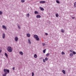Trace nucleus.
Instances as JSON below:
<instances>
[{
  "instance_id": "nucleus-36",
  "label": "nucleus",
  "mask_w": 76,
  "mask_h": 76,
  "mask_svg": "<svg viewBox=\"0 0 76 76\" xmlns=\"http://www.w3.org/2000/svg\"><path fill=\"white\" fill-rule=\"evenodd\" d=\"M70 52H72V51H73V50H70Z\"/></svg>"
},
{
  "instance_id": "nucleus-21",
  "label": "nucleus",
  "mask_w": 76,
  "mask_h": 76,
  "mask_svg": "<svg viewBox=\"0 0 76 76\" xmlns=\"http://www.w3.org/2000/svg\"><path fill=\"white\" fill-rule=\"evenodd\" d=\"M48 58H45V60H46V61H48Z\"/></svg>"
},
{
  "instance_id": "nucleus-9",
  "label": "nucleus",
  "mask_w": 76,
  "mask_h": 76,
  "mask_svg": "<svg viewBox=\"0 0 76 76\" xmlns=\"http://www.w3.org/2000/svg\"><path fill=\"white\" fill-rule=\"evenodd\" d=\"M17 26L19 29H21V27H20V26L19 25H17Z\"/></svg>"
},
{
  "instance_id": "nucleus-2",
  "label": "nucleus",
  "mask_w": 76,
  "mask_h": 76,
  "mask_svg": "<svg viewBox=\"0 0 76 76\" xmlns=\"http://www.w3.org/2000/svg\"><path fill=\"white\" fill-rule=\"evenodd\" d=\"M7 50L8 51H9V52H10V53L12 52V51H13V48L10 46L8 47H7Z\"/></svg>"
},
{
  "instance_id": "nucleus-1",
  "label": "nucleus",
  "mask_w": 76,
  "mask_h": 76,
  "mask_svg": "<svg viewBox=\"0 0 76 76\" xmlns=\"http://www.w3.org/2000/svg\"><path fill=\"white\" fill-rule=\"evenodd\" d=\"M4 72L5 73L4 74L2 75L3 76H6L7 75V72L8 73H9V70L8 69H4Z\"/></svg>"
},
{
  "instance_id": "nucleus-7",
  "label": "nucleus",
  "mask_w": 76,
  "mask_h": 76,
  "mask_svg": "<svg viewBox=\"0 0 76 76\" xmlns=\"http://www.w3.org/2000/svg\"><path fill=\"white\" fill-rule=\"evenodd\" d=\"M41 15H37L36 16L37 18H41Z\"/></svg>"
},
{
  "instance_id": "nucleus-3",
  "label": "nucleus",
  "mask_w": 76,
  "mask_h": 76,
  "mask_svg": "<svg viewBox=\"0 0 76 76\" xmlns=\"http://www.w3.org/2000/svg\"><path fill=\"white\" fill-rule=\"evenodd\" d=\"M34 38L37 40V41H38V40H39V38L38 37V36L37 35H34Z\"/></svg>"
},
{
  "instance_id": "nucleus-12",
  "label": "nucleus",
  "mask_w": 76,
  "mask_h": 76,
  "mask_svg": "<svg viewBox=\"0 0 76 76\" xmlns=\"http://www.w3.org/2000/svg\"><path fill=\"white\" fill-rule=\"evenodd\" d=\"M39 9H40L41 10H42V11L44 10V9L43 8H42L41 7H39Z\"/></svg>"
},
{
  "instance_id": "nucleus-20",
  "label": "nucleus",
  "mask_w": 76,
  "mask_h": 76,
  "mask_svg": "<svg viewBox=\"0 0 76 76\" xmlns=\"http://www.w3.org/2000/svg\"><path fill=\"white\" fill-rule=\"evenodd\" d=\"M26 16H27V17H28V18H29V14L28 13L27 15Z\"/></svg>"
},
{
  "instance_id": "nucleus-28",
  "label": "nucleus",
  "mask_w": 76,
  "mask_h": 76,
  "mask_svg": "<svg viewBox=\"0 0 76 76\" xmlns=\"http://www.w3.org/2000/svg\"><path fill=\"white\" fill-rule=\"evenodd\" d=\"M49 55H50V53H48L46 54V56H47V57H48V56H49Z\"/></svg>"
},
{
  "instance_id": "nucleus-4",
  "label": "nucleus",
  "mask_w": 76,
  "mask_h": 76,
  "mask_svg": "<svg viewBox=\"0 0 76 76\" xmlns=\"http://www.w3.org/2000/svg\"><path fill=\"white\" fill-rule=\"evenodd\" d=\"M18 37H15V40L16 41V42H17V41H18Z\"/></svg>"
},
{
  "instance_id": "nucleus-25",
  "label": "nucleus",
  "mask_w": 76,
  "mask_h": 76,
  "mask_svg": "<svg viewBox=\"0 0 76 76\" xmlns=\"http://www.w3.org/2000/svg\"><path fill=\"white\" fill-rule=\"evenodd\" d=\"M74 7H76V2H75L74 3Z\"/></svg>"
},
{
  "instance_id": "nucleus-31",
  "label": "nucleus",
  "mask_w": 76,
  "mask_h": 76,
  "mask_svg": "<svg viewBox=\"0 0 76 76\" xmlns=\"http://www.w3.org/2000/svg\"><path fill=\"white\" fill-rule=\"evenodd\" d=\"M61 54L62 55H63V54H64L65 53H64V52H62Z\"/></svg>"
},
{
  "instance_id": "nucleus-33",
  "label": "nucleus",
  "mask_w": 76,
  "mask_h": 76,
  "mask_svg": "<svg viewBox=\"0 0 76 76\" xmlns=\"http://www.w3.org/2000/svg\"><path fill=\"white\" fill-rule=\"evenodd\" d=\"M42 45L43 46H44V45H45V43H42Z\"/></svg>"
},
{
  "instance_id": "nucleus-16",
  "label": "nucleus",
  "mask_w": 76,
  "mask_h": 76,
  "mask_svg": "<svg viewBox=\"0 0 76 76\" xmlns=\"http://www.w3.org/2000/svg\"><path fill=\"white\" fill-rule=\"evenodd\" d=\"M5 56H6L7 58H8V55H7V54L6 53H5Z\"/></svg>"
},
{
  "instance_id": "nucleus-14",
  "label": "nucleus",
  "mask_w": 76,
  "mask_h": 76,
  "mask_svg": "<svg viewBox=\"0 0 76 76\" xmlns=\"http://www.w3.org/2000/svg\"><path fill=\"white\" fill-rule=\"evenodd\" d=\"M34 57L35 58H37V55L36 54H34Z\"/></svg>"
},
{
  "instance_id": "nucleus-32",
  "label": "nucleus",
  "mask_w": 76,
  "mask_h": 76,
  "mask_svg": "<svg viewBox=\"0 0 76 76\" xmlns=\"http://www.w3.org/2000/svg\"><path fill=\"white\" fill-rule=\"evenodd\" d=\"M34 76V72H32V76Z\"/></svg>"
},
{
  "instance_id": "nucleus-15",
  "label": "nucleus",
  "mask_w": 76,
  "mask_h": 76,
  "mask_svg": "<svg viewBox=\"0 0 76 76\" xmlns=\"http://www.w3.org/2000/svg\"><path fill=\"white\" fill-rule=\"evenodd\" d=\"M39 13H38V11H35L34 12V14H39Z\"/></svg>"
},
{
  "instance_id": "nucleus-11",
  "label": "nucleus",
  "mask_w": 76,
  "mask_h": 76,
  "mask_svg": "<svg viewBox=\"0 0 76 76\" xmlns=\"http://www.w3.org/2000/svg\"><path fill=\"white\" fill-rule=\"evenodd\" d=\"M39 3H45V1H39Z\"/></svg>"
},
{
  "instance_id": "nucleus-5",
  "label": "nucleus",
  "mask_w": 76,
  "mask_h": 76,
  "mask_svg": "<svg viewBox=\"0 0 76 76\" xmlns=\"http://www.w3.org/2000/svg\"><path fill=\"white\" fill-rule=\"evenodd\" d=\"M5 35H6V34H5V33H3L2 34V38L3 39H4L5 38Z\"/></svg>"
},
{
  "instance_id": "nucleus-10",
  "label": "nucleus",
  "mask_w": 76,
  "mask_h": 76,
  "mask_svg": "<svg viewBox=\"0 0 76 76\" xmlns=\"http://www.w3.org/2000/svg\"><path fill=\"white\" fill-rule=\"evenodd\" d=\"M26 36L27 37H31V35L29 34H27Z\"/></svg>"
},
{
  "instance_id": "nucleus-29",
  "label": "nucleus",
  "mask_w": 76,
  "mask_h": 76,
  "mask_svg": "<svg viewBox=\"0 0 76 76\" xmlns=\"http://www.w3.org/2000/svg\"><path fill=\"white\" fill-rule=\"evenodd\" d=\"M70 56L71 57H72V56H73V54H72V53H71L70 54Z\"/></svg>"
},
{
  "instance_id": "nucleus-30",
  "label": "nucleus",
  "mask_w": 76,
  "mask_h": 76,
  "mask_svg": "<svg viewBox=\"0 0 76 76\" xmlns=\"http://www.w3.org/2000/svg\"><path fill=\"white\" fill-rule=\"evenodd\" d=\"M2 14H3L2 12L0 11V15H2Z\"/></svg>"
},
{
  "instance_id": "nucleus-22",
  "label": "nucleus",
  "mask_w": 76,
  "mask_h": 76,
  "mask_svg": "<svg viewBox=\"0 0 76 76\" xmlns=\"http://www.w3.org/2000/svg\"><path fill=\"white\" fill-rule=\"evenodd\" d=\"M61 32H64V30L63 29H62L61 30Z\"/></svg>"
},
{
  "instance_id": "nucleus-6",
  "label": "nucleus",
  "mask_w": 76,
  "mask_h": 76,
  "mask_svg": "<svg viewBox=\"0 0 76 76\" xmlns=\"http://www.w3.org/2000/svg\"><path fill=\"white\" fill-rule=\"evenodd\" d=\"M2 28H3V29H5V30H7V28H6V26H4V25H3Z\"/></svg>"
},
{
  "instance_id": "nucleus-35",
  "label": "nucleus",
  "mask_w": 76,
  "mask_h": 76,
  "mask_svg": "<svg viewBox=\"0 0 76 76\" xmlns=\"http://www.w3.org/2000/svg\"><path fill=\"white\" fill-rule=\"evenodd\" d=\"M45 35H48V34L46 33H45Z\"/></svg>"
},
{
  "instance_id": "nucleus-19",
  "label": "nucleus",
  "mask_w": 76,
  "mask_h": 76,
  "mask_svg": "<svg viewBox=\"0 0 76 76\" xmlns=\"http://www.w3.org/2000/svg\"><path fill=\"white\" fill-rule=\"evenodd\" d=\"M56 3H58V4H60V2L58 1L57 0L56 1Z\"/></svg>"
},
{
  "instance_id": "nucleus-34",
  "label": "nucleus",
  "mask_w": 76,
  "mask_h": 76,
  "mask_svg": "<svg viewBox=\"0 0 76 76\" xmlns=\"http://www.w3.org/2000/svg\"><path fill=\"white\" fill-rule=\"evenodd\" d=\"M15 67H13L12 68V70H15Z\"/></svg>"
},
{
  "instance_id": "nucleus-13",
  "label": "nucleus",
  "mask_w": 76,
  "mask_h": 76,
  "mask_svg": "<svg viewBox=\"0 0 76 76\" xmlns=\"http://www.w3.org/2000/svg\"><path fill=\"white\" fill-rule=\"evenodd\" d=\"M62 72L63 73L64 75H65V74H66V72L64 70H62Z\"/></svg>"
},
{
  "instance_id": "nucleus-8",
  "label": "nucleus",
  "mask_w": 76,
  "mask_h": 76,
  "mask_svg": "<svg viewBox=\"0 0 76 76\" xmlns=\"http://www.w3.org/2000/svg\"><path fill=\"white\" fill-rule=\"evenodd\" d=\"M28 43L30 44H31V39H28Z\"/></svg>"
},
{
  "instance_id": "nucleus-17",
  "label": "nucleus",
  "mask_w": 76,
  "mask_h": 76,
  "mask_svg": "<svg viewBox=\"0 0 76 76\" xmlns=\"http://www.w3.org/2000/svg\"><path fill=\"white\" fill-rule=\"evenodd\" d=\"M20 54H21V55H23V53L21 51L20 52Z\"/></svg>"
},
{
  "instance_id": "nucleus-39",
  "label": "nucleus",
  "mask_w": 76,
  "mask_h": 76,
  "mask_svg": "<svg viewBox=\"0 0 76 76\" xmlns=\"http://www.w3.org/2000/svg\"><path fill=\"white\" fill-rule=\"evenodd\" d=\"M72 18L73 19H75V17H72Z\"/></svg>"
},
{
  "instance_id": "nucleus-18",
  "label": "nucleus",
  "mask_w": 76,
  "mask_h": 76,
  "mask_svg": "<svg viewBox=\"0 0 76 76\" xmlns=\"http://www.w3.org/2000/svg\"><path fill=\"white\" fill-rule=\"evenodd\" d=\"M56 16L57 18H58V16H59L58 14V13H57L56 14Z\"/></svg>"
},
{
  "instance_id": "nucleus-26",
  "label": "nucleus",
  "mask_w": 76,
  "mask_h": 76,
  "mask_svg": "<svg viewBox=\"0 0 76 76\" xmlns=\"http://www.w3.org/2000/svg\"><path fill=\"white\" fill-rule=\"evenodd\" d=\"M43 63H45V59H43Z\"/></svg>"
},
{
  "instance_id": "nucleus-23",
  "label": "nucleus",
  "mask_w": 76,
  "mask_h": 76,
  "mask_svg": "<svg viewBox=\"0 0 76 76\" xmlns=\"http://www.w3.org/2000/svg\"><path fill=\"white\" fill-rule=\"evenodd\" d=\"M72 54H76V52H75V51H73Z\"/></svg>"
},
{
  "instance_id": "nucleus-27",
  "label": "nucleus",
  "mask_w": 76,
  "mask_h": 76,
  "mask_svg": "<svg viewBox=\"0 0 76 76\" xmlns=\"http://www.w3.org/2000/svg\"><path fill=\"white\" fill-rule=\"evenodd\" d=\"M21 1L22 3H24V2H25V0H21Z\"/></svg>"
},
{
  "instance_id": "nucleus-24",
  "label": "nucleus",
  "mask_w": 76,
  "mask_h": 76,
  "mask_svg": "<svg viewBox=\"0 0 76 76\" xmlns=\"http://www.w3.org/2000/svg\"><path fill=\"white\" fill-rule=\"evenodd\" d=\"M46 50V49H45V50H43V53H45Z\"/></svg>"
},
{
  "instance_id": "nucleus-37",
  "label": "nucleus",
  "mask_w": 76,
  "mask_h": 76,
  "mask_svg": "<svg viewBox=\"0 0 76 76\" xmlns=\"http://www.w3.org/2000/svg\"><path fill=\"white\" fill-rule=\"evenodd\" d=\"M48 23L49 24H50V22H48Z\"/></svg>"
},
{
  "instance_id": "nucleus-38",
  "label": "nucleus",
  "mask_w": 76,
  "mask_h": 76,
  "mask_svg": "<svg viewBox=\"0 0 76 76\" xmlns=\"http://www.w3.org/2000/svg\"><path fill=\"white\" fill-rule=\"evenodd\" d=\"M2 51L1 50H0V53H1Z\"/></svg>"
}]
</instances>
